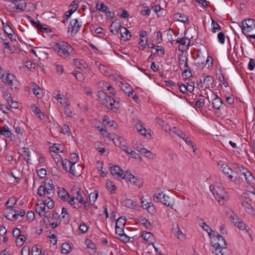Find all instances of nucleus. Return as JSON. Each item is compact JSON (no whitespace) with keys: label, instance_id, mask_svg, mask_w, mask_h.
Instances as JSON below:
<instances>
[{"label":"nucleus","instance_id":"1","mask_svg":"<svg viewBox=\"0 0 255 255\" xmlns=\"http://www.w3.org/2000/svg\"><path fill=\"white\" fill-rule=\"evenodd\" d=\"M50 46L57 54L64 58H67L71 55H74V48L67 42L61 41L59 42H52Z\"/></svg>","mask_w":255,"mask_h":255},{"label":"nucleus","instance_id":"2","mask_svg":"<svg viewBox=\"0 0 255 255\" xmlns=\"http://www.w3.org/2000/svg\"><path fill=\"white\" fill-rule=\"evenodd\" d=\"M87 199L84 192L80 189H76V192L73 195L72 198H70L68 203L74 208L79 209L80 208L79 204L84 203Z\"/></svg>","mask_w":255,"mask_h":255},{"label":"nucleus","instance_id":"3","mask_svg":"<svg viewBox=\"0 0 255 255\" xmlns=\"http://www.w3.org/2000/svg\"><path fill=\"white\" fill-rule=\"evenodd\" d=\"M209 188L215 198L221 205L224 204V201H227L229 199L228 195L223 188L215 187L213 185H210Z\"/></svg>","mask_w":255,"mask_h":255},{"label":"nucleus","instance_id":"4","mask_svg":"<svg viewBox=\"0 0 255 255\" xmlns=\"http://www.w3.org/2000/svg\"><path fill=\"white\" fill-rule=\"evenodd\" d=\"M2 73L4 75V77L0 79L3 80V82L10 86L11 89H16L17 81L15 79L14 76L12 74L5 73L4 70H3V72H2Z\"/></svg>","mask_w":255,"mask_h":255},{"label":"nucleus","instance_id":"5","mask_svg":"<svg viewBox=\"0 0 255 255\" xmlns=\"http://www.w3.org/2000/svg\"><path fill=\"white\" fill-rule=\"evenodd\" d=\"M61 165L62 166L63 169L72 175L76 176L78 174L75 169L74 163L72 162L71 161L64 158L62 161Z\"/></svg>","mask_w":255,"mask_h":255},{"label":"nucleus","instance_id":"6","mask_svg":"<svg viewBox=\"0 0 255 255\" xmlns=\"http://www.w3.org/2000/svg\"><path fill=\"white\" fill-rule=\"evenodd\" d=\"M211 242L212 246L215 249V252H217L221 248L226 247V243L224 238L217 233L216 237L212 240Z\"/></svg>","mask_w":255,"mask_h":255},{"label":"nucleus","instance_id":"7","mask_svg":"<svg viewBox=\"0 0 255 255\" xmlns=\"http://www.w3.org/2000/svg\"><path fill=\"white\" fill-rule=\"evenodd\" d=\"M81 26L82 22L78 19H72L68 27V32L70 33L71 35L74 36L79 30Z\"/></svg>","mask_w":255,"mask_h":255},{"label":"nucleus","instance_id":"8","mask_svg":"<svg viewBox=\"0 0 255 255\" xmlns=\"http://www.w3.org/2000/svg\"><path fill=\"white\" fill-rule=\"evenodd\" d=\"M102 104L107 109H113L117 108L119 106V103L116 102L112 97L106 95L105 98L102 99Z\"/></svg>","mask_w":255,"mask_h":255},{"label":"nucleus","instance_id":"9","mask_svg":"<svg viewBox=\"0 0 255 255\" xmlns=\"http://www.w3.org/2000/svg\"><path fill=\"white\" fill-rule=\"evenodd\" d=\"M218 165L220 166V170L222 171L226 175L228 176L229 179L233 180V175L236 173L229 166L222 161H219Z\"/></svg>","mask_w":255,"mask_h":255},{"label":"nucleus","instance_id":"10","mask_svg":"<svg viewBox=\"0 0 255 255\" xmlns=\"http://www.w3.org/2000/svg\"><path fill=\"white\" fill-rule=\"evenodd\" d=\"M245 21L246 25H245L244 22H243V26L242 27V30L244 34H245L246 33L250 32L255 29V20L254 19H246Z\"/></svg>","mask_w":255,"mask_h":255},{"label":"nucleus","instance_id":"11","mask_svg":"<svg viewBox=\"0 0 255 255\" xmlns=\"http://www.w3.org/2000/svg\"><path fill=\"white\" fill-rule=\"evenodd\" d=\"M10 5L17 12H21L25 10L26 3L24 0H14L11 1Z\"/></svg>","mask_w":255,"mask_h":255},{"label":"nucleus","instance_id":"12","mask_svg":"<svg viewBox=\"0 0 255 255\" xmlns=\"http://www.w3.org/2000/svg\"><path fill=\"white\" fill-rule=\"evenodd\" d=\"M16 209L13 207H6L3 211V216L8 220L13 221L16 220Z\"/></svg>","mask_w":255,"mask_h":255},{"label":"nucleus","instance_id":"13","mask_svg":"<svg viewBox=\"0 0 255 255\" xmlns=\"http://www.w3.org/2000/svg\"><path fill=\"white\" fill-rule=\"evenodd\" d=\"M123 179H126L127 181L133 183L135 185L138 186L139 188L141 187L142 186V183H138L139 181L136 177L130 173L128 170L126 171Z\"/></svg>","mask_w":255,"mask_h":255},{"label":"nucleus","instance_id":"14","mask_svg":"<svg viewBox=\"0 0 255 255\" xmlns=\"http://www.w3.org/2000/svg\"><path fill=\"white\" fill-rule=\"evenodd\" d=\"M111 173L117 178L123 179L125 173H124L123 170L117 165H114L111 167Z\"/></svg>","mask_w":255,"mask_h":255},{"label":"nucleus","instance_id":"15","mask_svg":"<svg viewBox=\"0 0 255 255\" xmlns=\"http://www.w3.org/2000/svg\"><path fill=\"white\" fill-rule=\"evenodd\" d=\"M0 134L7 138H12L14 137V134L12 132L10 128L6 124L2 127H0Z\"/></svg>","mask_w":255,"mask_h":255},{"label":"nucleus","instance_id":"16","mask_svg":"<svg viewBox=\"0 0 255 255\" xmlns=\"http://www.w3.org/2000/svg\"><path fill=\"white\" fill-rule=\"evenodd\" d=\"M251 201L250 199H244L242 197L241 204L244 209L249 213H253L254 212L253 208L252 207Z\"/></svg>","mask_w":255,"mask_h":255},{"label":"nucleus","instance_id":"17","mask_svg":"<svg viewBox=\"0 0 255 255\" xmlns=\"http://www.w3.org/2000/svg\"><path fill=\"white\" fill-rule=\"evenodd\" d=\"M113 140L115 145L118 147H121V148L127 144L126 140L117 134L113 135Z\"/></svg>","mask_w":255,"mask_h":255},{"label":"nucleus","instance_id":"18","mask_svg":"<svg viewBox=\"0 0 255 255\" xmlns=\"http://www.w3.org/2000/svg\"><path fill=\"white\" fill-rule=\"evenodd\" d=\"M178 58L179 67L181 70L189 67L187 63L188 58L186 56L184 55L183 54H180Z\"/></svg>","mask_w":255,"mask_h":255},{"label":"nucleus","instance_id":"19","mask_svg":"<svg viewBox=\"0 0 255 255\" xmlns=\"http://www.w3.org/2000/svg\"><path fill=\"white\" fill-rule=\"evenodd\" d=\"M111 32L116 35L118 33L119 30H121V24L119 20H115L111 24L110 26Z\"/></svg>","mask_w":255,"mask_h":255},{"label":"nucleus","instance_id":"20","mask_svg":"<svg viewBox=\"0 0 255 255\" xmlns=\"http://www.w3.org/2000/svg\"><path fill=\"white\" fill-rule=\"evenodd\" d=\"M243 175L248 184L252 187L255 185V178L251 171L248 170Z\"/></svg>","mask_w":255,"mask_h":255},{"label":"nucleus","instance_id":"21","mask_svg":"<svg viewBox=\"0 0 255 255\" xmlns=\"http://www.w3.org/2000/svg\"><path fill=\"white\" fill-rule=\"evenodd\" d=\"M51 153H63L64 147L62 145L55 143L53 146L49 148Z\"/></svg>","mask_w":255,"mask_h":255},{"label":"nucleus","instance_id":"22","mask_svg":"<svg viewBox=\"0 0 255 255\" xmlns=\"http://www.w3.org/2000/svg\"><path fill=\"white\" fill-rule=\"evenodd\" d=\"M13 128L15 132L20 135H22L24 132L23 125L20 123H14L13 125Z\"/></svg>","mask_w":255,"mask_h":255},{"label":"nucleus","instance_id":"23","mask_svg":"<svg viewBox=\"0 0 255 255\" xmlns=\"http://www.w3.org/2000/svg\"><path fill=\"white\" fill-rule=\"evenodd\" d=\"M58 197L63 201H68L69 200V195L67 191L63 188H60L58 191Z\"/></svg>","mask_w":255,"mask_h":255},{"label":"nucleus","instance_id":"24","mask_svg":"<svg viewBox=\"0 0 255 255\" xmlns=\"http://www.w3.org/2000/svg\"><path fill=\"white\" fill-rule=\"evenodd\" d=\"M120 33L121 37H122L123 39L125 41L129 40L131 36L130 32L128 29L124 27H123L121 28Z\"/></svg>","mask_w":255,"mask_h":255},{"label":"nucleus","instance_id":"25","mask_svg":"<svg viewBox=\"0 0 255 255\" xmlns=\"http://www.w3.org/2000/svg\"><path fill=\"white\" fill-rule=\"evenodd\" d=\"M141 237L147 244H152L154 237L151 233L146 231L142 233Z\"/></svg>","mask_w":255,"mask_h":255},{"label":"nucleus","instance_id":"26","mask_svg":"<svg viewBox=\"0 0 255 255\" xmlns=\"http://www.w3.org/2000/svg\"><path fill=\"white\" fill-rule=\"evenodd\" d=\"M96 65L98 66L99 70L101 72L106 75V76H109L111 75L110 69L106 67L105 65L99 63L98 62H96Z\"/></svg>","mask_w":255,"mask_h":255},{"label":"nucleus","instance_id":"27","mask_svg":"<svg viewBox=\"0 0 255 255\" xmlns=\"http://www.w3.org/2000/svg\"><path fill=\"white\" fill-rule=\"evenodd\" d=\"M141 200L142 207L144 209H146L150 213H153L154 211V209L152 205V204L151 202H147L146 203H144V199L143 198V197H142Z\"/></svg>","mask_w":255,"mask_h":255},{"label":"nucleus","instance_id":"28","mask_svg":"<svg viewBox=\"0 0 255 255\" xmlns=\"http://www.w3.org/2000/svg\"><path fill=\"white\" fill-rule=\"evenodd\" d=\"M22 156L27 163H29L31 161V152L28 147H23L22 148Z\"/></svg>","mask_w":255,"mask_h":255},{"label":"nucleus","instance_id":"29","mask_svg":"<svg viewBox=\"0 0 255 255\" xmlns=\"http://www.w3.org/2000/svg\"><path fill=\"white\" fill-rule=\"evenodd\" d=\"M223 101L218 95H216L215 98L212 101L213 107L217 110L220 109V107L223 105Z\"/></svg>","mask_w":255,"mask_h":255},{"label":"nucleus","instance_id":"30","mask_svg":"<svg viewBox=\"0 0 255 255\" xmlns=\"http://www.w3.org/2000/svg\"><path fill=\"white\" fill-rule=\"evenodd\" d=\"M31 108L33 112L37 116V117L41 120H43L44 118V115L43 113L41 112V110L34 104H32L31 106Z\"/></svg>","mask_w":255,"mask_h":255},{"label":"nucleus","instance_id":"31","mask_svg":"<svg viewBox=\"0 0 255 255\" xmlns=\"http://www.w3.org/2000/svg\"><path fill=\"white\" fill-rule=\"evenodd\" d=\"M175 18L178 21L182 22H189V19L187 16L182 13H177L174 15Z\"/></svg>","mask_w":255,"mask_h":255},{"label":"nucleus","instance_id":"32","mask_svg":"<svg viewBox=\"0 0 255 255\" xmlns=\"http://www.w3.org/2000/svg\"><path fill=\"white\" fill-rule=\"evenodd\" d=\"M121 89L126 93H127L129 97H131L134 94V91L130 88L129 85L127 83L122 84Z\"/></svg>","mask_w":255,"mask_h":255},{"label":"nucleus","instance_id":"33","mask_svg":"<svg viewBox=\"0 0 255 255\" xmlns=\"http://www.w3.org/2000/svg\"><path fill=\"white\" fill-rule=\"evenodd\" d=\"M99 196L98 192L97 190H94L93 192L89 194V201L91 205H93L96 201Z\"/></svg>","mask_w":255,"mask_h":255},{"label":"nucleus","instance_id":"34","mask_svg":"<svg viewBox=\"0 0 255 255\" xmlns=\"http://www.w3.org/2000/svg\"><path fill=\"white\" fill-rule=\"evenodd\" d=\"M74 64L81 70L85 69L87 66L85 61L82 60L74 59Z\"/></svg>","mask_w":255,"mask_h":255},{"label":"nucleus","instance_id":"35","mask_svg":"<svg viewBox=\"0 0 255 255\" xmlns=\"http://www.w3.org/2000/svg\"><path fill=\"white\" fill-rule=\"evenodd\" d=\"M124 204L125 206L131 209L134 208L137 206L136 202H134L130 199H126L124 201Z\"/></svg>","mask_w":255,"mask_h":255},{"label":"nucleus","instance_id":"36","mask_svg":"<svg viewBox=\"0 0 255 255\" xmlns=\"http://www.w3.org/2000/svg\"><path fill=\"white\" fill-rule=\"evenodd\" d=\"M51 154L57 165H60L62 161L64 160L62 155L59 153H51Z\"/></svg>","mask_w":255,"mask_h":255},{"label":"nucleus","instance_id":"37","mask_svg":"<svg viewBox=\"0 0 255 255\" xmlns=\"http://www.w3.org/2000/svg\"><path fill=\"white\" fill-rule=\"evenodd\" d=\"M45 205L44 204L37 203L35 205V210L36 213H37L39 215H41L43 212L45 211Z\"/></svg>","mask_w":255,"mask_h":255},{"label":"nucleus","instance_id":"38","mask_svg":"<svg viewBox=\"0 0 255 255\" xmlns=\"http://www.w3.org/2000/svg\"><path fill=\"white\" fill-rule=\"evenodd\" d=\"M213 79L210 76H206L204 78L203 84L205 85V88L210 87L212 86L213 83Z\"/></svg>","mask_w":255,"mask_h":255},{"label":"nucleus","instance_id":"39","mask_svg":"<svg viewBox=\"0 0 255 255\" xmlns=\"http://www.w3.org/2000/svg\"><path fill=\"white\" fill-rule=\"evenodd\" d=\"M106 187L108 191L113 193L117 189L116 185L110 180H107L106 181Z\"/></svg>","mask_w":255,"mask_h":255},{"label":"nucleus","instance_id":"40","mask_svg":"<svg viewBox=\"0 0 255 255\" xmlns=\"http://www.w3.org/2000/svg\"><path fill=\"white\" fill-rule=\"evenodd\" d=\"M215 253L216 255H231V251L226 247L221 248Z\"/></svg>","mask_w":255,"mask_h":255},{"label":"nucleus","instance_id":"41","mask_svg":"<svg viewBox=\"0 0 255 255\" xmlns=\"http://www.w3.org/2000/svg\"><path fill=\"white\" fill-rule=\"evenodd\" d=\"M161 202L168 207H171L173 205L172 199L167 195L163 196Z\"/></svg>","mask_w":255,"mask_h":255},{"label":"nucleus","instance_id":"42","mask_svg":"<svg viewBox=\"0 0 255 255\" xmlns=\"http://www.w3.org/2000/svg\"><path fill=\"white\" fill-rule=\"evenodd\" d=\"M139 222L146 228V229L150 230L152 229L151 225L149 221L144 217H140L139 218Z\"/></svg>","mask_w":255,"mask_h":255},{"label":"nucleus","instance_id":"43","mask_svg":"<svg viewBox=\"0 0 255 255\" xmlns=\"http://www.w3.org/2000/svg\"><path fill=\"white\" fill-rule=\"evenodd\" d=\"M32 91L37 98H41L43 96V91L37 85L33 88Z\"/></svg>","mask_w":255,"mask_h":255},{"label":"nucleus","instance_id":"44","mask_svg":"<svg viewBox=\"0 0 255 255\" xmlns=\"http://www.w3.org/2000/svg\"><path fill=\"white\" fill-rule=\"evenodd\" d=\"M72 250L71 245L67 243H63L62 246L61 252L64 254H67Z\"/></svg>","mask_w":255,"mask_h":255},{"label":"nucleus","instance_id":"45","mask_svg":"<svg viewBox=\"0 0 255 255\" xmlns=\"http://www.w3.org/2000/svg\"><path fill=\"white\" fill-rule=\"evenodd\" d=\"M140 153L142 155L146 157L153 159L155 156V155L152 154V152L145 148L142 149V150H140Z\"/></svg>","mask_w":255,"mask_h":255},{"label":"nucleus","instance_id":"46","mask_svg":"<svg viewBox=\"0 0 255 255\" xmlns=\"http://www.w3.org/2000/svg\"><path fill=\"white\" fill-rule=\"evenodd\" d=\"M205 105V98L202 95H200L199 96V98L196 101L195 103V105L196 107L198 108H200L203 107Z\"/></svg>","mask_w":255,"mask_h":255},{"label":"nucleus","instance_id":"47","mask_svg":"<svg viewBox=\"0 0 255 255\" xmlns=\"http://www.w3.org/2000/svg\"><path fill=\"white\" fill-rule=\"evenodd\" d=\"M228 215L231 221L235 224V225H236L238 223V222L239 221V219L237 215L232 212H229L228 213Z\"/></svg>","mask_w":255,"mask_h":255},{"label":"nucleus","instance_id":"48","mask_svg":"<svg viewBox=\"0 0 255 255\" xmlns=\"http://www.w3.org/2000/svg\"><path fill=\"white\" fill-rule=\"evenodd\" d=\"M126 222V220L125 219V217L123 218V217H121L117 219L116 226L117 227H120L124 228Z\"/></svg>","mask_w":255,"mask_h":255},{"label":"nucleus","instance_id":"49","mask_svg":"<svg viewBox=\"0 0 255 255\" xmlns=\"http://www.w3.org/2000/svg\"><path fill=\"white\" fill-rule=\"evenodd\" d=\"M96 8L97 10L102 12H104L105 13H107V10L108 9V6L104 3H102L101 4L97 3L96 5Z\"/></svg>","mask_w":255,"mask_h":255},{"label":"nucleus","instance_id":"50","mask_svg":"<svg viewBox=\"0 0 255 255\" xmlns=\"http://www.w3.org/2000/svg\"><path fill=\"white\" fill-rule=\"evenodd\" d=\"M48 187L45 186V195H50L53 193L54 186L53 184H48Z\"/></svg>","mask_w":255,"mask_h":255},{"label":"nucleus","instance_id":"51","mask_svg":"<svg viewBox=\"0 0 255 255\" xmlns=\"http://www.w3.org/2000/svg\"><path fill=\"white\" fill-rule=\"evenodd\" d=\"M236 226L239 229L245 231L247 233L248 232V229L247 228V226L244 222L239 221Z\"/></svg>","mask_w":255,"mask_h":255},{"label":"nucleus","instance_id":"52","mask_svg":"<svg viewBox=\"0 0 255 255\" xmlns=\"http://www.w3.org/2000/svg\"><path fill=\"white\" fill-rule=\"evenodd\" d=\"M171 131L180 137H181L182 136H184V133L176 127H173L171 129Z\"/></svg>","mask_w":255,"mask_h":255},{"label":"nucleus","instance_id":"53","mask_svg":"<svg viewBox=\"0 0 255 255\" xmlns=\"http://www.w3.org/2000/svg\"><path fill=\"white\" fill-rule=\"evenodd\" d=\"M185 142L189 145V146H191L192 147H194L193 143L190 138L189 136H188L185 133H184V136H182L181 137Z\"/></svg>","mask_w":255,"mask_h":255},{"label":"nucleus","instance_id":"54","mask_svg":"<svg viewBox=\"0 0 255 255\" xmlns=\"http://www.w3.org/2000/svg\"><path fill=\"white\" fill-rule=\"evenodd\" d=\"M175 235L180 240H183L185 238V235L178 228H177V231L175 233Z\"/></svg>","mask_w":255,"mask_h":255},{"label":"nucleus","instance_id":"55","mask_svg":"<svg viewBox=\"0 0 255 255\" xmlns=\"http://www.w3.org/2000/svg\"><path fill=\"white\" fill-rule=\"evenodd\" d=\"M74 12H75V11H74V10H73V9H71L69 10L68 11H67L65 13V14H64V19L62 21V22L65 23L66 22H67L68 21V19H69V18L70 17L71 14Z\"/></svg>","mask_w":255,"mask_h":255},{"label":"nucleus","instance_id":"56","mask_svg":"<svg viewBox=\"0 0 255 255\" xmlns=\"http://www.w3.org/2000/svg\"><path fill=\"white\" fill-rule=\"evenodd\" d=\"M221 29V26L218 24V23L212 20V32L215 33L217 30Z\"/></svg>","mask_w":255,"mask_h":255},{"label":"nucleus","instance_id":"57","mask_svg":"<svg viewBox=\"0 0 255 255\" xmlns=\"http://www.w3.org/2000/svg\"><path fill=\"white\" fill-rule=\"evenodd\" d=\"M218 41L222 44H224L225 40V35L223 32H220L218 34Z\"/></svg>","mask_w":255,"mask_h":255},{"label":"nucleus","instance_id":"58","mask_svg":"<svg viewBox=\"0 0 255 255\" xmlns=\"http://www.w3.org/2000/svg\"><path fill=\"white\" fill-rule=\"evenodd\" d=\"M182 70H183V72L182 73V76L183 77L189 78L192 76V73L189 67L184 69Z\"/></svg>","mask_w":255,"mask_h":255},{"label":"nucleus","instance_id":"59","mask_svg":"<svg viewBox=\"0 0 255 255\" xmlns=\"http://www.w3.org/2000/svg\"><path fill=\"white\" fill-rule=\"evenodd\" d=\"M3 98L7 102V104L12 100L11 94L7 91L3 93Z\"/></svg>","mask_w":255,"mask_h":255},{"label":"nucleus","instance_id":"60","mask_svg":"<svg viewBox=\"0 0 255 255\" xmlns=\"http://www.w3.org/2000/svg\"><path fill=\"white\" fill-rule=\"evenodd\" d=\"M163 196H166V195L163 194L162 192L159 193L158 194H155L153 196V200L155 202L161 201L162 200Z\"/></svg>","mask_w":255,"mask_h":255},{"label":"nucleus","instance_id":"61","mask_svg":"<svg viewBox=\"0 0 255 255\" xmlns=\"http://www.w3.org/2000/svg\"><path fill=\"white\" fill-rule=\"evenodd\" d=\"M37 194L40 196L45 195V186L43 185L40 186L38 189Z\"/></svg>","mask_w":255,"mask_h":255},{"label":"nucleus","instance_id":"62","mask_svg":"<svg viewBox=\"0 0 255 255\" xmlns=\"http://www.w3.org/2000/svg\"><path fill=\"white\" fill-rule=\"evenodd\" d=\"M46 173V170L44 168H41L37 171V175L41 178H44L45 177Z\"/></svg>","mask_w":255,"mask_h":255},{"label":"nucleus","instance_id":"63","mask_svg":"<svg viewBox=\"0 0 255 255\" xmlns=\"http://www.w3.org/2000/svg\"><path fill=\"white\" fill-rule=\"evenodd\" d=\"M76 78L80 82H82L84 80V75L81 72H75L73 73Z\"/></svg>","mask_w":255,"mask_h":255},{"label":"nucleus","instance_id":"64","mask_svg":"<svg viewBox=\"0 0 255 255\" xmlns=\"http://www.w3.org/2000/svg\"><path fill=\"white\" fill-rule=\"evenodd\" d=\"M0 110H1L3 114H8L10 111L9 108L4 104H0Z\"/></svg>","mask_w":255,"mask_h":255}]
</instances>
